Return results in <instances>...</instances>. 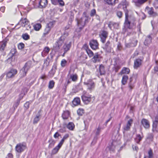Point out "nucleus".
<instances>
[{
	"label": "nucleus",
	"instance_id": "2",
	"mask_svg": "<svg viewBox=\"0 0 158 158\" xmlns=\"http://www.w3.org/2000/svg\"><path fill=\"white\" fill-rule=\"evenodd\" d=\"M64 40L65 37L63 36H61L59 39L53 46V48L55 50V51H59L60 47L64 43Z\"/></svg>",
	"mask_w": 158,
	"mask_h": 158
},
{
	"label": "nucleus",
	"instance_id": "9",
	"mask_svg": "<svg viewBox=\"0 0 158 158\" xmlns=\"http://www.w3.org/2000/svg\"><path fill=\"white\" fill-rule=\"evenodd\" d=\"M81 98L83 102L86 104H89L91 101V96L89 95L87 96L85 93H84L81 96Z\"/></svg>",
	"mask_w": 158,
	"mask_h": 158
},
{
	"label": "nucleus",
	"instance_id": "63",
	"mask_svg": "<svg viewBox=\"0 0 158 158\" xmlns=\"http://www.w3.org/2000/svg\"><path fill=\"white\" fill-rule=\"evenodd\" d=\"M6 158H13V155L11 153H9Z\"/></svg>",
	"mask_w": 158,
	"mask_h": 158
},
{
	"label": "nucleus",
	"instance_id": "3",
	"mask_svg": "<svg viewBox=\"0 0 158 158\" xmlns=\"http://www.w3.org/2000/svg\"><path fill=\"white\" fill-rule=\"evenodd\" d=\"M32 67V62L29 61L27 62L24 67L20 70V73H23V77L25 76L28 71Z\"/></svg>",
	"mask_w": 158,
	"mask_h": 158
},
{
	"label": "nucleus",
	"instance_id": "30",
	"mask_svg": "<svg viewBox=\"0 0 158 158\" xmlns=\"http://www.w3.org/2000/svg\"><path fill=\"white\" fill-rule=\"evenodd\" d=\"M130 70L128 68L124 67L123 68L120 73L122 74H128L129 73Z\"/></svg>",
	"mask_w": 158,
	"mask_h": 158
},
{
	"label": "nucleus",
	"instance_id": "24",
	"mask_svg": "<svg viewBox=\"0 0 158 158\" xmlns=\"http://www.w3.org/2000/svg\"><path fill=\"white\" fill-rule=\"evenodd\" d=\"M56 69V65L53 66L52 69L49 72V76L51 77H52L54 75Z\"/></svg>",
	"mask_w": 158,
	"mask_h": 158
},
{
	"label": "nucleus",
	"instance_id": "53",
	"mask_svg": "<svg viewBox=\"0 0 158 158\" xmlns=\"http://www.w3.org/2000/svg\"><path fill=\"white\" fill-rule=\"evenodd\" d=\"M153 137V135L152 133H149L148 134V136L147 137V139H149L151 140H152Z\"/></svg>",
	"mask_w": 158,
	"mask_h": 158
},
{
	"label": "nucleus",
	"instance_id": "16",
	"mask_svg": "<svg viewBox=\"0 0 158 158\" xmlns=\"http://www.w3.org/2000/svg\"><path fill=\"white\" fill-rule=\"evenodd\" d=\"M142 60L140 58H138L134 60V68L135 69H137L142 64Z\"/></svg>",
	"mask_w": 158,
	"mask_h": 158
},
{
	"label": "nucleus",
	"instance_id": "37",
	"mask_svg": "<svg viewBox=\"0 0 158 158\" xmlns=\"http://www.w3.org/2000/svg\"><path fill=\"white\" fill-rule=\"evenodd\" d=\"M74 125L72 122H69L67 126V128L71 130H73L74 128Z\"/></svg>",
	"mask_w": 158,
	"mask_h": 158
},
{
	"label": "nucleus",
	"instance_id": "8",
	"mask_svg": "<svg viewBox=\"0 0 158 158\" xmlns=\"http://www.w3.org/2000/svg\"><path fill=\"white\" fill-rule=\"evenodd\" d=\"M146 9L148 10V13L150 16L155 17L158 16V14L154 11L153 7L149 8L147 6Z\"/></svg>",
	"mask_w": 158,
	"mask_h": 158
},
{
	"label": "nucleus",
	"instance_id": "33",
	"mask_svg": "<svg viewBox=\"0 0 158 158\" xmlns=\"http://www.w3.org/2000/svg\"><path fill=\"white\" fill-rule=\"evenodd\" d=\"M70 78L73 81H76L78 78V76L76 74H71L70 76Z\"/></svg>",
	"mask_w": 158,
	"mask_h": 158
},
{
	"label": "nucleus",
	"instance_id": "55",
	"mask_svg": "<svg viewBox=\"0 0 158 158\" xmlns=\"http://www.w3.org/2000/svg\"><path fill=\"white\" fill-rule=\"evenodd\" d=\"M114 25H118V23L110 22L108 24V27L111 29V25L114 26Z\"/></svg>",
	"mask_w": 158,
	"mask_h": 158
},
{
	"label": "nucleus",
	"instance_id": "61",
	"mask_svg": "<svg viewBox=\"0 0 158 158\" xmlns=\"http://www.w3.org/2000/svg\"><path fill=\"white\" fill-rule=\"evenodd\" d=\"M71 26L70 24H68L64 28V30L65 31H67L69 29Z\"/></svg>",
	"mask_w": 158,
	"mask_h": 158
},
{
	"label": "nucleus",
	"instance_id": "39",
	"mask_svg": "<svg viewBox=\"0 0 158 158\" xmlns=\"http://www.w3.org/2000/svg\"><path fill=\"white\" fill-rule=\"evenodd\" d=\"M41 27V25L40 24L37 23L34 25V29L35 31H39Z\"/></svg>",
	"mask_w": 158,
	"mask_h": 158
},
{
	"label": "nucleus",
	"instance_id": "19",
	"mask_svg": "<svg viewBox=\"0 0 158 158\" xmlns=\"http://www.w3.org/2000/svg\"><path fill=\"white\" fill-rule=\"evenodd\" d=\"M103 48L107 52H111V47L110 45V42L109 41H108L107 42Z\"/></svg>",
	"mask_w": 158,
	"mask_h": 158
},
{
	"label": "nucleus",
	"instance_id": "23",
	"mask_svg": "<svg viewBox=\"0 0 158 158\" xmlns=\"http://www.w3.org/2000/svg\"><path fill=\"white\" fill-rule=\"evenodd\" d=\"M70 116V113L68 110L64 111L62 115L63 119L66 120L68 119Z\"/></svg>",
	"mask_w": 158,
	"mask_h": 158
},
{
	"label": "nucleus",
	"instance_id": "18",
	"mask_svg": "<svg viewBox=\"0 0 158 158\" xmlns=\"http://www.w3.org/2000/svg\"><path fill=\"white\" fill-rule=\"evenodd\" d=\"M148 0H133V2L135 3V5L137 6H140L146 2Z\"/></svg>",
	"mask_w": 158,
	"mask_h": 158
},
{
	"label": "nucleus",
	"instance_id": "56",
	"mask_svg": "<svg viewBox=\"0 0 158 158\" xmlns=\"http://www.w3.org/2000/svg\"><path fill=\"white\" fill-rule=\"evenodd\" d=\"M117 15L119 18H121L122 15V12L119 11H117Z\"/></svg>",
	"mask_w": 158,
	"mask_h": 158
},
{
	"label": "nucleus",
	"instance_id": "40",
	"mask_svg": "<svg viewBox=\"0 0 158 158\" xmlns=\"http://www.w3.org/2000/svg\"><path fill=\"white\" fill-rule=\"evenodd\" d=\"M86 51L89 57H91L94 55V53L90 49L87 48L86 49Z\"/></svg>",
	"mask_w": 158,
	"mask_h": 158
},
{
	"label": "nucleus",
	"instance_id": "28",
	"mask_svg": "<svg viewBox=\"0 0 158 158\" xmlns=\"http://www.w3.org/2000/svg\"><path fill=\"white\" fill-rule=\"evenodd\" d=\"M128 79V77L127 75H124L122 77L121 82L123 85H125L127 82V81Z\"/></svg>",
	"mask_w": 158,
	"mask_h": 158
},
{
	"label": "nucleus",
	"instance_id": "12",
	"mask_svg": "<svg viewBox=\"0 0 158 158\" xmlns=\"http://www.w3.org/2000/svg\"><path fill=\"white\" fill-rule=\"evenodd\" d=\"M138 42V41L135 39H133L130 43H125V46L127 48H130L131 47H135Z\"/></svg>",
	"mask_w": 158,
	"mask_h": 158
},
{
	"label": "nucleus",
	"instance_id": "64",
	"mask_svg": "<svg viewBox=\"0 0 158 158\" xmlns=\"http://www.w3.org/2000/svg\"><path fill=\"white\" fill-rule=\"evenodd\" d=\"M60 135L58 132H56L54 135V137L55 138H57Z\"/></svg>",
	"mask_w": 158,
	"mask_h": 158
},
{
	"label": "nucleus",
	"instance_id": "1",
	"mask_svg": "<svg viewBox=\"0 0 158 158\" xmlns=\"http://www.w3.org/2000/svg\"><path fill=\"white\" fill-rule=\"evenodd\" d=\"M135 19L133 17H128V12H125V19L124 23L125 26L126 27L129 29H131V25H134L135 24Z\"/></svg>",
	"mask_w": 158,
	"mask_h": 158
},
{
	"label": "nucleus",
	"instance_id": "27",
	"mask_svg": "<svg viewBox=\"0 0 158 158\" xmlns=\"http://www.w3.org/2000/svg\"><path fill=\"white\" fill-rule=\"evenodd\" d=\"M73 104L75 106L79 105L80 103V100L79 98H75L72 101Z\"/></svg>",
	"mask_w": 158,
	"mask_h": 158
},
{
	"label": "nucleus",
	"instance_id": "51",
	"mask_svg": "<svg viewBox=\"0 0 158 158\" xmlns=\"http://www.w3.org/2000/svg\"><path fill=\"white\" fill-rule=\"evenodd\" d=\"M96 13V10L94 9L91 10L90 11V16L91 17H93L95 15Z\"/></svg>",
	"mask_w": 158,
	"mask_h": 158
},
{
	"label": "nucleus",
	"instance_id": "44",
	"mask_svg": "<svg viewBox=\"0 0 158 158\" xmlns=\"http://www.w3.org/2000/svg\"><path fill=\"white\" fill-rule=\"evenodd\" d=\"M84 113V110L83 109L79 108L77 110V113L79 115L82 116Z\"/></svg>",
	"mask_w": 158,
	"mask_h": 158
},
{
	"label": "nucleus",
	"instance_id": "13",
	"mask_svg": "<svg viewBox=\"0 0 158 158\" xmlns=\"http://www.w3.org/2000/svg\"><path fill=\"white\" fill-rule=\"evenodd\" d=\"M133 122V120L132 119H130L128 121L126 125L125 126L123 127L124 130V131H123V133L125 132V131H128L130 130V127Z\"/></svg>",
	"mask_w": 158,
	"mask_h": 158
},
{
	"label": "nucleus",
	"instance_id": "47",
	"mask_svg": "<svg viewBox=\"0 0 158 158\" xmlns=\"http://www.w3.org/2000/svg\"><path fill=\"white\" fill-rule=\"evenodd\" d=\"M16 52V50L15 48H12L10 51V55L12 56Z\"/></svg>",
	"mask_w": 158,
	"mask_h": 158
},
{
	"label": "nucleus",
	"instance_id": "14",
	"mask_svg": "<svg viewBox=\"0 0 158 158\" xmlns=\"http://www.w3.org/2000/svg\"><path fill=\"white\" fill-rule=\"evenodd\" d=\"M152 131L158 132V116L155 118V119L153 122Z\"/></svg>",
	"mask_w": 158,
	"mask_h": 158
},
{
	"label": "nucleus",
	"instance_id": "21",
	"mask_svg": "<svg viewBox=\"0 0 158 158\" xmlns=\"http://www.w3.org/2000/svg\"><path fill=\"white\" fill-rule=\"evenodd\" d=\"M92 61L94 63L99 62L100 61V56L98 53H96L91 59Z\"/></svg>",
	"mask_w": 158,
	"mask_h": 158
},
{
	"label": "nucleus",
	"instance_id": "17",
	"mask_svg": "<svg viewBox=\"0 0 158 158\" xmlns=\"http://www.w3.org/2000/svg\"><path fill=\"white\" fill-rule=\"evenodd\" d=\"M141 124L146 129H148L150 127V124L148 121L145 118L142 119L141 121Z\"/></svg>",
	"mask_w": 158,
	"mask_h": 158
},
{
	"label": "nucleus",
	"instance_id": "43",
	"mask_svg": "<svg viewBox=\"0 0 158 158\" xmlns=\"http://www.w3.org/2000/svg\"><path fill=\"white\" fill-rule=\"evenodd\" d=\"M148 156L149 158H152L153 157V153L151 149H150L148 152Z\"/></svg>",
	"mask_w": 158,
	"mask_h": 158
},
{
	"label": "nucleus",
	"instance_id": "32",
	"mask_svg": "<svg viewBox=\"0 0 158 158\" xmlns=\"http://www.w3.org/2000/svg\"><path fill=\"white\" fill-rule=\"evenodd\" d=\"M143 138V136H141L139 134H137L136 135V137L135 139V142L139 144L140 141L142 140Z\"/></svg>",
	"mask_w": 158,
	"mask_h": 158
},
{
	"label": "nucleus",
	"instance_id": "15",
	"mask_svg": "<svg viewBox=\"0 0 158 158\" xmlns=\"http://www.w3.org/2000/svg\"><path fill=\"white\" fill-rule=\"evenodd\" d=\"M71 41H69V42L68 43L65 42L64 43L62 48L65 53H66L69 50L71 47Z\"/></svg>",
	"mask_w": 158,
	"mask_h": 158
},
{
	"label": "nucleus",
	"instance_id": "49",
	"mask_svg": "<svg viewBox=\"0 0 158 158\" xmlns=\"http://www.w3.org/2000/svg\"><path fill=\"white\" fill-rule=\"evenodd\" d=\"M106 2L109 5H113L115 3V0H106Z\"/></svg>",
	"mask_w": 158,
	"mask_h": 158
},
{
	"label": "nucleus",
	"instance_id": "36",
	"mask_svg": "<svg viewBox=\"0 0 158 158\" xmlns=\"http://www.w3.org/2000/svg\"><path fill=\"white\" fill-rule=\"evenodd\" d=\"M50 50V48L48 47H45L43 51L42 52L41 55L43 56H44L45 54H47L48 53Z\"/></svg>",
	"mask_w": 158,
	"mask_h": 158
},
{
	"label": "nucleus",
	"instance_id": "6",
	"mask_svg": "<svg viewBox=\"0 0 158 158\" xmlns=\"http://www.w3.org/2000/svg\"><path fill=\"white\" fill-rule=\"evenodd\" d=\"M26 145L25 143H20L17 144L15 147L16 151L19 153H21L26 148Z\"/></svg>",
	"mask_w": 158,
	"mask_h": 158
},
{
	"label": "nucleus",
	"instance_id": "11",
	"mask_svg": "<svg viewBox=\"0 0 158 158\" xmlns=\"http://www.w3.org/2000/svg\"><path fill=\"white\" fill-rule=\"evenodd\" d=\"M89 44L91 48L93 50H96L98 48V44L96 40H91Z\"/></svg>",
	"mask_w": 158,
	"mask_h": 158
},
{
	"label": "nucleus",
	"instance_id": "54",
	"mask_svg": "<svg viewBox=\"0 0 158 158\" xmlns=\"http://www.w3.org/2000/svg\"><path fill=\"white\" fill-rule=\"evenodd\" d=\"M24 44L23 43H20L18 45V48L22 49L24 48Z\"/></svg>",
	"mask_w": 158,
	"mask_h": 158
},
{
	"label": "nucleus",
	"instance_id": "57",
	"mask_svg": "<svg viewBox=\"0 0 158 158\" xmlns=\"http://www.w3.org/2000/svg\"><path fill=\"white\" fill-rule=\"evenodd\" d=\"M59 0H51L52 3L54 5L58 4Z\"/></svg>",
	"mask_w": 158,
	"mask_h": 158
},
{
	"label": "nucleus",
	"instance_id": "58",
	"mask_svg": "<svg viewBox=\"0 0 158 158\" xmlns=\"http://www.w3.org/2000/svg\"><path fill=\"white\" fill-rule=\"evenodd\" d=\"M30 103L29 102H27L24 104V106L26 109H27L29 108Z\"/></svg>",
	"mask_w": 158,
	"mask_h": 158
},
{
	"label": "nucleus",
	"instance_id": "59",
	"mask_svg": "<svg viewBox=\"0 0 158 158\" xmlns=\"http://www.w3.org/2000/svg\"><path fill=\"white\" fill-rule=\"evenodd\" d=\"M58 4L61 6L64 5V2L63 0H59Z\"/></svg>",
	"mask_w": 158,
	"mask_h": 158
},
{
	"label": "nucleus",
	"instance_id": "34",
	"mask_svg": "<svg viewBox=\"0 0 158 158\" xmlns=\"http://www.w3.org/2000/svg\"><path fill=\"white\" fill-rule=\"evenodd\" d=\"M48 143H49L48 146V148H52L54 146L55 143V141L53 139H51L48 141Z\"/></svg>",
	"mask_w": 158,
	"mask_h": 158
},
{
	"label": "nucleus",
	"instance_id": "45",
	"mask_svg": "<svg viewBox=\"0 0 158 158\" xmlns=\"http://www.w3.org/2000/svg\"><path fill=\"white\" fill-rule=\"evenodd\" d=\"M22 37L24 40H28L30 38V36L27 33L23 34L22 35Z\"/></svg>",
	"mask_w": 158,
	"mask_h": 158
},
{
	"label": "nucleus",
	"instance_id": "29",
	"mask_svg": "<svg viewBox=\"0 0 158 158\" xmlns=\"http://www.w3.org/2000/svg\"><path fill=\"white\" fill-rule=\"evenodd\" d=\"M133 80V77H130L129 79V82L128 84V86L131 90L133 88L134 86V84L132 82Z\"/></svg>",
	"mask_w": 158,
	"mask_h": 158
},
{
	"label": "nucleus",
	"instance_id": "50",
	"mask_svg": "<svg viewBox=\"0 0 158 158\" xmlns=\"http://www.w3.org/2000/svg\"><path fill=\"white\" fill-rule=\"evenodd\" d=\"M67 61L64 59L62 60L61 62V65L62 67H64L65 66L66 63Z\"/></svg>",
	"mask_w": 158,
	"mask_h": 158
},
{
	"label": "nucleus",
	"instance_id": "48",
	"mask_svg": "<svg viewBox=\"0 0 158 158\" xmlns=\"http://www.w3.org/2000/svg\"><path fill=\"white\" fill-rule=\"evenodd\" d=\"M20 102V101H19V100L17 99L16 100V102H15L14 106L13 107L14 108V109H15V108H17L18 105H19V103Z\"/></svg>",
	"mask_w": 158,
	"mask_h": 158
},
{
	"label": "nucleus",
	"instance_id": "7",
	"mask_svg": "<svg viewBox=\"0 0 158 158\" xmlns=\"http://www.w3.org/2000/svg\"><path fill=\"white\" fill-rule=\"evenodd\" d=\"M108 35V32L105 31H102L99 34V36L101 38V42L104 43H105L106 38H107Z\"/></svg>",
	"mask_w": 158,
	"mask_h": 158
},
{
	"label": "nucleus",
	"instance_id": "46",
	"mask_svg": "<svg viewBox=\"0 0 158 158\" xmlns=\"http://www.w3.org/2000/svg\"><path fill=\"white\" fill-rule=\"evenodd\" d=\"M55 22L54 21L50 22L46 25V26L49 27L51 29L55 24Z\"/></svg>",
	"mask_w": 158,
	"mask_h": 158
},
{
	"label": "nucleus",
	"instance_id": "4",
	"mask_svg": "<svg viewBox=\"0 0 158 158\" xmlns=\"http://www.w3.org/2000/svg\"><path fill=\"white\" fill-rule=\"evenodd\" d=\"M88 22V18L86 17H82L81 18L77 21V24L80 30L82 29L86 23Z\"/></svg>",
	"mask_w": 158,
	"mask_h": 158
},
{
	"label": "nucleus",
	"instance_id": "31",
	"mask_svg": "<svg viewBox=\"0 0 158 158\" xmlns=\"http://www.w3.org/2000/svg\"><path fill=\"white\" fill-rule=\"evenodd\" d=\"M152 38L150 35H149L147 36L146 39L144 43L145 45L148 44L151 42Z\"/></svg>",
	"mask_w": 158,
	"mask_h": 158
},
{
	"label": "nucleus",
	"instance_id": "42",
	"mask_svg": "<svg viewBox=\"0 0 158 158\" xmlns=\"http://www.w3.org/2000/svg\"><path fill=\"white\" fill-rule=\"evenodd\" d=\"M55 82L53 81H50L48 84V88L50 89H52L54 86Z\"/></svg>",
	"mask_w": 158,
	"mask_h": 158
},
{
	"label": "nucleus",
	"instance_id": "41",
	"mask_svg": "<svg viewBox=\"0 0 158 158\" xmlns=\"http://www.w3.org/2000/svg\"><path fill=\"white\" fill-rule=\"evenodd\" d=\"M40 115L36 116L34 118L33 121V124H36L39 121L40 119Z\"/></svg>",
	"mask_w": 158,
	"mask_h": 158
},
{
	"label": "nucleus",
	"instance_id": "62",
	"mask_svg": "<svg viewBox=\"0 0 158 158\" xmlns=\"http://www.w3.org/2000/svg\"><path fill=\"white\" fill-rule=\"evenodd\" d=\"M64 141L62 139L58 145L60 147H61L63 144Z\"/></svg>",
	"mask_w": 158,
	"mask_h": 158
},
{
	"label": "nucleus",
	"instance_id": "22",
	"mask_svg": "<svg viewBox=\"0 0 158 158\" xmlns=\"http://www.w3.org/2000/svg\"><path fill=\"white\" fill-rule=\"evenodd\" d=\"M8 40L6 38L0 44V51L4 50Z\"/></svg>",
	"mask_w": 158,
	"mask_h": 158
},
{
	"label": "nucleus",
	"instance_id": "10",
	"mask_svg": "<svg viewBox=\"0 0 158 158\" xmlns=\"http://www.w3.org/2000/svg\"><path fill=\"white\" fill-rule=\"evenodd\" d=\"M17 71L14 69H11L6 73V77L8 78L13 77L17 73Z\"/></svg>",
	"mask_w": 158,
	"mask_h": 158
},
{
	"label": "nucleus",
	"instance_id": "38",
	"mask_svg": "<svg viewBox=\"0 0 158 158\" xmlns=\"http://www.w3.org/2000/svg\"><path fill=\"white\" fill-rule=\"evenodd\" d=\"M60 148V147L57 145L55 148L53 149L52 151V154H56L57 153L59 150Z\"/></svg>",
	"mask_w": 158,
	"mask_h": 158
},
{
	"label": "nucleus",
	"instance_id": "35",
	"mask_svg": "<svg viewBox=\"0 0 158 158\" xmlns=\"http://www.w3.org/2000/svg\"><path fill=\"white\" fill-rule=\"evenodd\" d=\"M50 30L51 29L49 27H47L46 26L44 30V32L43 34V36L45 37L48 35L49 34Z\"/></svg>",
	"mask_w": 158,
	"mask_h": 158
},
{
	"label": "nucleus",
	"instance_id": "5",
	"mask_svg": "<svg viewBox=\"0 0 158 158\" xmlns=\"http://www.w3.org/2000/svg\"><path fill=\"white\" fill-rule=\"evenodd\" d=\"M84 84L87 86V89L90 92H91L95 87V84L92 80L89 79L86 82H84Z\"/></svg>",
	"mask_w": 158,
	"mask_h": 158
},
{
	"label": "nucleus",
	"instance_id": "25",
	"mask_svg": "<svg viewBox=\"0 0 158 158\" xmlns=\"http://www.w3.org/2000/svg\"><path fill=\"white\" fill-rule=\"evenodd\" d=\"M47 4V0H40L39 2L40 7V8L45 7Z\"/></svg>",
	"mask_w": 158,
	"mask_h": 158
},
{
	"label": "nucleus",
	"instance_id": "20",
	"mask_svg": "<svg viewBox=\"0 0 158 158\" xmlns=\"http://www.w3.org/2000/svg\"><path fill=\"white\" fill-rule=\"evenodd\" d=\"M19 23L21 25L22 27H27V25L29 24V22L27 19H21Z\"/></svg>",
	"mask_w": 158,
	"mask_h": 158
},
{
	"label": "nucleus",
	"instance_id": "26",
	"mask_svg": "<svg viewBox=\"0 0 158 158\" xmlns=\"http://www.w3.org/2000/svg\"><path fill=\"white\" fill-rule=\"evenodd\" d=\"M99 71L101 75L105 74L106 72L105 69V67L103 64H100L99 67Z\"/></svg>",
	"mask_w": 158,
	"mask_h": 158
},
{
	"label": "nucleus",
	"instance_id": "52",
	"mask_svg": "<svg viewBox=\"0 0 158 158\" xmlns=\"http://www.w3.org/2000/svg\"><path fill=\"white\" fill-rule=\"evenodd\" d=\"M153 5L156 9H158V1L155 0Z\"/></svg>",
	"mask_w": 158,
	"mask_h": 158
},
{
	"label": "nucleus",
	"instance_id": "60",
	"mask_svg": "<svg viewBox=\"0 0 158 158\" xmlns=\"http://www.w3.org/2000/svg\"><path fill=\"white\" fill-rule=\"evenodd\" d=\"M122 48V46L121 44L119 42L118 44L117 49L118 50H120Z\"/></svg>",
	"mask_w": 158,
	"mask_h": 158
}]
</instances>
